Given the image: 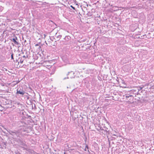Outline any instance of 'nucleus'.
Listing matches in <instances>:
<instances>
[{
    "instance_id": "obj_5",
    "label": "nucleus",
    "mask_w": 154,
    "mask_h": 154,
    "mask_svg": "<svg viewBox=\"0 0 154 154\" xmlns=\"http://www.w3.org/2000/svg\"><path fill=\"white\" fill-rule=\"evenodd\" d=\"M88 146L87 145H86L85 146V150L86 151H87V150H88Z\"/></svg>"
},
{
    "instance_id": "obj_6",
    "label": "nucleus",
    "mask_w": 154,
    "mask_h": 154,
    "mask_svg": "<svg viewBox=\"0 0 154 154\" xmlns=\"http://www.w3.org/2000/svg\"><path fill=\"white\" fill-rule=\"evenodd\" d=\"M23 60H24V59H22V58L21 59L20 61V63H23Z\"/></svg>"
},
{
    "instance_id": "obj_8",
    "label": "nucleus",
    "mask_w": 154,
    "mask_h": 154,
    "mask_svg": "<svg viewBox=\"0 0 154 154\" xmlns=\"http://www.w3.org/2000/svg\"><path fill=\"white\" fill-rule=\"evenodd\" d=\"M70 7H71L72 8H73L74 10H75V8L74 7H73L72 6V5H71V6H70Z\"/></svg>"
},
{
    "instance_id": "obj_7",
    "label": "nucleus",
    "mask_w": 154,
    "mask_h": 154,
    "mask_svg": "<svg viewBox=\"0 0 154 154\" xmlns=\"http://www.w3.org/2000/svg\"><path fill=\"white\" fill-rule=\"evenodd\" d=\"M11 58L12 59H14L13 56V54H11Z\"/></svg>"
},
{
    "instance_id": "obj_9",
    "label": "nucleus",
    "mask_w": 154,
    "mask_h": 154,
    "mask_svg": "<svg viewBox=\"0 0 154 154\" xmlns=\"http://www.w3.org/2000/svg\"><path fill=\"white\" fill-rule=\"evenodd\" d=\"M122 83L123 84H124V85H125V82H122Z\"/></svg>"
},
{
    "instance_id": "obj_13",
    "label": "nucleus",
    "mask_w": 154,
    "mask_h": 154,
    "mask_svg": "<svg viewBox=\"0 0 154 154\" xmlns=\"http://www.w3.org/2000/svg\"><path fill=\"white\" fill-rule=\"evenodd\" d=\"M123 87H125V88H126V86H123Z\"/></svg>"
},
{
    "instance_id": "obj_4",
    "label": "nucleus",
    "mask_w": 154,
    "mask_h": 154,
    "mask_svg": "<svg viewBox=\"0 0 154 154\" xmlns=\"http://www.w3.org/2000/svg\"><path fill=\"white\" fill-rule=\"evenodd\" d=\"M10 134H12V135H14V134H16V135H17V132H14L13 131H11L10 132Z\"/></svg>"
},
{
    "instance_id": "obj_14",
    "label": "nucleus",
    "mask_w": 154,
    "mask_h": 154,
    "mask_svg": "<svg viewBox=\"0 0 154 154\" xmlns=\"http://www.w3.org/2000/svg\"><path fill=\"white\" fill-rule=\"evenodd\" d=\"M129 97V96H128H128H126V97Z\"/></svg>"
},
{
    "instance_id": "obj_2",
    "label": "nucleus",
    "mask_w": 154,
    "mask_h": 154,
    "mask_svg": "<svg viewBox=\"0 0 154 154\" xmlns=\"http://www.w3.org/2000/svg\"><path fill=\"white\" fill-rule=\"evenodd\" d=\"M25 93V91L21 89L19 90L18 89H17V94L23 95Z\"/></svg>"
},
{
    "instance_id": "obj_3",
    "label": "nucleus",
    "mask_w": 154,
    "mask_h": 154,
    "mask_svg": "<svg viewBox=\"0 0 154 154\" xmlns=\"http://www.w3.org/2000/svg\"><path fill=\"white\" fill-rule=\"evenodd\" d=\"M17 38L16 37H15L14 38H12V39L11 41L14 43V44L17 45H18L19 43L17 41Z\"/></svg>"
},
{
    "instance_id": "obj_10",
    "label": "nucleus",
    "mask_w": 154,
    "mask_h": 154,
    "mask_svg": "<svg viewBox=\"0 0 154 154\" xmlns=\"http://www.w3.org/2000/svg\"><path fill=\"white\" fill-rule=\"evenodd\" d=\"M44 38H45V36H46L45 35V34H44Z\"/></svg>"
},
{
    "instance_id": "obj_1",
    "label": "nucleus",
    "mask_w": 154,
    "mask_h": 154,
    "mask_svg": "<svg viewBox=\"0 0 154 154\" xmlns=\"http://www.w3.org/2000/svg\"><path fill=\"white\" fill-rule=\"evenodd\" d=\"M74 72L72 71H71L68 72V74L67 75V78H72L74 77Z\"/></svg>"
},
{
    "instance_id": "obj_11",
    "label": "nucleus",
    "mask_w": 154,
    "mask_h": 154,
    "mask_svg": "<svg viewBox=\"0 0 154 154\" xmlns=\"http://www.w3.org/2000/svg\"><path fill=\"white\" fill-rule=\"evenodd\" d=\"M25 56L24 55L23 56V58H25Z\"/></svg>"
},
{
    "instance_id": "obj_12",
    "label": "nucleus",
    "mask_w": 154,
    "mask_h": 154,
    "mask_svg": "<svg viewBox=\"0 0 154 154\" xmlns=\"http://www.w3.org/2000/svg\"><path fill=\"white\" fill-rule=\"evenodd\" d=\"M38 44H36L35 45V46H38Z\"/></svg>"
}]
</instances>
